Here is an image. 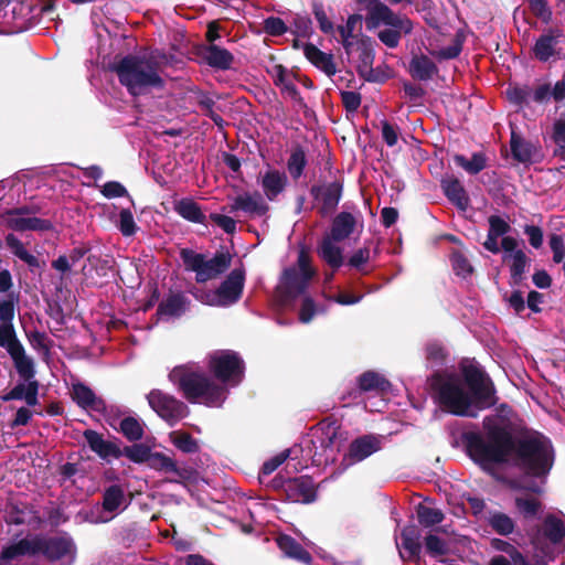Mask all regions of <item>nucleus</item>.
Here are the masks:
<instances>
[{
	"label": "nucleus",
	"instance_id": "obj_19",
	"mask_svg": "<svg viewBox=\"0 0 565 565\" xmlns=\"http://www.w3.org/2000/svg\"><path fill=\"white\" fill-rule=\"evenodd\" d=\"M83 437L87 443L89 449L95 452L100 459L109 462L111 459H119L121 457L120 440H106L103 435L94 429H86Z\"/></svg>",
	"mask_w": 565,
	"mask_h": 565
},
{
	"label": "nucleus",
	"instance_id": "obj_3",
	"mask_svg": "<svg viewBox=\"0 0 565 565\" xmlns=\"http://www.w3.org/2000/svg\"><path fill=\"white\" fill-rule=\"evenodd\" d=\"M484 436L476 431H466L461 435L467 455L481 467L487 465H502L515 449L516 438L511 430L493 422L489 416L483 418Z\"/></svg>",
	"mask_w": 565,
	"mask_h": 565
},
{
	"label": "nucleus",
	"instance_id": "obj_42",
	"mask_svg": "<svg viewBox=\"0 0 565 565\" xmlns=\"http://www.w3.org/2000/svg\"><path fill=\"white\" fill-rule=\"evenodd\" d=\"M4 242L10 252L15 257L24 262L31 270H33L34 268H41L42 264L40 259L36 256L29 253L24 247V244L14 234L9 233L4 237Z\"/></svg>",
	"mask_w": 565,
	"mask_h": 565
},
{
	"label": "nucleus",
	"instance_id": "obj_37",
	"mask_svg": "<svg viewBox=\"0 0 565 565\" xmlns=\"http://www.w3.org/2000/svg\"><path fill=\"white\" fill-rule=\"evenodd\" d=\"M277 546L289 558H294L303 564H310L312 561L311 554L292 536L280 534L276 539Z\"/></svg>",
	"mask_w": 565,
	"mask_h": 565
},
{
	"label": "nucleus",
	"instance_id": "obj_1",
	"mask_svg": "<svg viewBox=\"0 0 565 565\" xmlns=\"http://www.w3.org/2000/svg\"><path fill=\"white\" fill-rule=\"evenodd\" d=\"M459 370L468 390L454 373L436 371L428 377L431 397L441 411L476 418L479 412L497 405L499 397L494 382L479 363L462 362Z\"/></svg>",
	"mask_w": 565,
	"mask_h": 565
},
{
	"label": "nucleus",
	"instance_id": "obj_41",
	"mask_svg": "<svg viewBox=\"0 0 565 565\" xmlns=\"http://www.w3.org/2000/svg\"><path fill=\"white\" fill-rule=\"evenodd\" d=\"M358 386L361 392L387 393L391 383L380 373L366 371L358 377Z\"/></svg>",
	"mask_w": 565,
	"mask_h": 565
},
{
	"label": "nucleus",
	"instance_id": "obj_35",
	"mask_svg": "<svg viewBox=\"0 0 565 565\" xmlns=\"http://www.w3.org/2000/svg\"><path fill=\"white\" fill-rule=\"evenodd\" d=\"M241 210L248 214H255L258 216L265 215L269 207L262 194L258 192H254L253 194H243L237 195L235 198L234 204L232 205V211Z\"/></svg>",
	"mask_w": 565,
	"mask_h": 565
},
{
	"label": "nucleus",
	"instance_id": "obj_25",
	"mask_svg": "<svg viewBox=\"0 0 565 565\" xmlns=\"http://www.w3.org/2000/svg\"><path fill=\"white\" fill-rule=\"evenodd\" d=\"M72 398L83 409L99 414H105L107 411L105 401L98 397L94 391L84 383L73 384Z\"/></svg>",
	"mask_w": 565,
	"mask_h": 565
},
{
	"label": "nucleus",
	"instance_id": "obj_44",
	"mask_svg": "<svg viewBox=\"0 0 565 565\" xmlns=\"http://www.w3.org/2000/svg\"><path fill=\"white\" fill-rule=\"evenodd\" d=\"M511 258L510 277L514 285L521 284L523 276L530 265V258L522 249L514 250L511 255H504L503 260Z\"/></svg>",
	"mask_w": 565,
	"mask_h": 565
},
{
	"label": "nucleus",
	"instance_id": "obj_2",
	"mask_svg": "<svg viewBox=\"0 0 565 565\" xmlns=\"http://www.w3.org/2000/svg\"><path fill=\"white\" fill-rule=\"evenodd\" d=\"M108 70L117 75L119 83L132 97L147 95L153 89L162 90L166 87V81L161 76L162 62L157 52L116 57Z\"/></svg>",
	"mask_w": 565,
	"mask_h": 565
},
{
	"label": "nucleus",
	"instance_id": "obj_14",
	"mask_svg": "<svg viewBox=\"0 0 565 565\" xmlns=\"http://www.w3.org/2000/svg\"><path fill=\"white\" fill-rule=\"evenodd\" d=\"M18 297L13 294L7 295L6 299H0V348L6 349L8 353L22 344L13 327Z\"/></svg>",
	"mask_w": 565,
	"mask_h": 565
},
{
	"label": "nucleus",
	"instance_id": "obj_9",
	"mask_svg": "<svg viewBox=\"0 0 565 565\" xmlns=\"http://www.w3.org/2000/svg\"><path fill=\"white\" fill-rule=\"evenodd\" d=\"M339 429L340 426L335 419L326 418L318 424L309 447L313 463L319 466L334 459L340 446L338 445Z\"/></svg>",
	"mask_w": 565,
	"mask_h": 565
},
{
	"label": "nucleus",
	"instance_id": "obj_34",
	"mask_svg": "<svg viewBox=\"0 0 565 565\" xmlns=\"http://www.w3.org/2000/svg\"><path fill=\"white\" fill-rule=\"evenodd\" d=\"M408 73L414 79L427 82L438 74V67L427 55L415 54L409 61Z\"/></svg>",
	"mask_w": 565,
	"mask_h": 565
},
{
	"label": "nucleus",
	"instance_id": "obj_31",
	"mask_svg": "<svg viewBox=\"0 0 565 565\" xmlns=\"http://www.w3.org/2000/svg\"><path fill=\"white\" fill-rule=\"evenodd\" d=\"M268 73L273 76V82L277 87H280L282 92L287 93L298 106L307 108L303 97L289 77L288 70L282 64L274 65L273 70L268 71Z\"/></svg>",
	"mask_w": 565,
	"mask_h": 565
},
{
	"label": "nucleus",
	"instance_id": "obj_11",
	"mask_svg": "<svg viewBox=\"0 0 565 565\" xmlns=\"http://www.w3.org/2000/svg\"><path fill=\"white\" fill-rule=\"evenodd\" d=\"M147 399L157 415L171 427L185 418L190 413L189 407L182 401L161 390L154 388L150 391L147 395Z\"/></svg>",
	"mask_w": 565,
	"mask_h": 565
},
{
	"label": "nucleus",
	"instance_id": "obj_39",
	"mask_svg": "<svg viewBox=\"0 0 565 565\" xmlns=\"http://www.w3.org/2000/svg\"><path fill=\"white\" fill-rule=\"evenodd\" d=\"M9 355L13 361L17 373L24 382H32L35 380L34 377L36 372L34 361L26 354L23 344L17 347L9 353Z\"/></svg>",
	"mask_w": 565,
	"mask_h": 565
},
{
	"label": "nucleus",
	"instance_id": "obj_12",
	"mask_svg": "<svg viewBox=\"0 0 565 565\" xmlns=\"http://www.w3.org/2000/svg\"><path fill=\"white\" fill-rule=\"evenodd\" d=\"M343 181L333 180L310 186V195L316 202L317 212L321 217L333 214L343 195Z\"/></svg>",
	"mask_w": 565,
	"mask_h": 565
},
{
	"label": "nucleus",
	"instance_id": "obj_16",
	"mask_svg": "<svg viewBox=\"0 0 565 565\" xmlns=\"http://www.w3.org/2000/svg\"><path fill=\"white\" fill-rule=\"evenodd\" d=\"M318 486L310 476L288 478L286 484L285 501L310 504L317 500Z\"/></svg>",
	"mask_w": 565,
	"mask_h": 565
},
{
	"label": "nucleus",
	"instance_id": "obj_27",
	"mask_svg": "<svg viewBox=\"0 0 565 565\" xmlns=\"http://www.w3.org/2000/svg\"><path fill=\"white\" fill-rule=\"evenodd\" d=\"M510 149L513 160L519 163H532L537 152V147L530 140L524 139L511 124Z\"/></svg>",
	"mask_w": 565,
	"mask_h": 565
},
{
	"label": "nucleus",
	"instance_id": "obj_21",
	"mask_svg": "<svg viewBox=\"0 0 565 565\" xmlns=\"http://www.w3.org/2000/svg\"><path fill=\"white\" fill-rule=\"evenodd\" d=\"M381 449V440L374 435H363L351 441L344 457L348 465L360 462Z\"/></svg>",
	"mask_w": 565,
	"mask_h": 565
},
{
	"label": "nucleus",
	"instance_id": "obj_45",
	"mask_svg": "<svg viewBox=\"0 0 565 565\" xmlns=\"http://www.w3.org/2000/svg\"><path fill=\"white\" fill-rule=\"evenodd\" d=\"M287 177L277 170L268 171L263 178V189L266 196L273 201L286 186Z\"/></svg>",
	"mask_w": 565,
	"mask_h": 565
},
{
	"label": "nucleus",
	"instance_id": "obj_15",
	"mask_svg": "<svg viewBox=\"0 0 565 565\" xmlns=\"http://www.w3.org/2000/svg\"><path fill=\"white\" fill-rule=\"evenodd\" d=\"M312 278L298 271L296 267L285 268L278 287L280 302L288 305L307 291Z\"/></svg>",
	"mask_w": 565,
	"mask_h": 565
},
{
	"label": "nucleus",
	"instance_id": "obj_62",
	"mask_svg": "<svg viewBox=\"0 0 565 565\" xmlns=\"http://www.w3.org/2000/svg\"><path fill=\"white\" fill-rule=\"evenodd\" d=\"M118 228L120 233L126 237L136 234L138 226L135 223L134 215L129 209H122L120 211Z\"/></svg>",
	"mask_w": 565,
	"mask_h": 565
},
{
	"label": "nucleus",
	"instance_id": "obj_17",
	"mask_svg": "<svg viewBox=\"0 0 565 565\" xmlns=\"http://www.w3.org/2000/svg\"><path fill=\"white\" fill-rule=\"evenodd\" d=\"M373 43V40L367 35H362L356 40L355 45L356 51L359 52L356 72L359 76L366 82H382L383 78L375 75V70L373 68V62L375 58Z\"/></svg>",
	"mask_w": 565,
	"mask_h": 565
},
{
	"label": "nucleus",
	"instance_id": "obj_64",
	"mask_svg": "<svg viewBox=\"0 0 565 565\" xmlns=\"http://www.w3.org/2000/svg\"><path fill=\"white\" fill-rule=\"evenodd\" d=\"M548 245L553 253V262L559 264L565 260V241L559 234H551L548 236Z\"/></svg>",
	"mask_w": 565,
	"mask_h": 565
},
{
	"label": "nucleus",
	"instance_id": "obj_24",
	"mask_svg": "<svg viewBox=\"0 0 565 565\" xmlns=\"http://www.w3.org/2000/svg\"><path fill=\"white\" fill-rule=\"evenodd\" d=\"M190 300L181 291L170 292L159 305L156 311L158 319L180 318L189 309Z\"/></svg>",
	"mask_w": 565,
	"mask_h": 565
},
{
	"label": "nucleus",
	"instance_id": "obj_50",
	"mask_svg": "<svg viewBox=\"0 0 565 565\" xmlns=\"http://www.w3.org/2000/svg\"><path fill=\"white\" fill-rule=\"evenodd\" d=\"M307 166V157L302 146L292 147L291 153L287 161V169L294 180H298Z\"/></svg>",
	"mask_w": 565,
	"mask_h": 565
},
{
	"label": "nucleus",
	"instance_id": "obj_49",
	"mask_svg": "<svg viewBox=\"0 0 565 565\" xmlns=\"http://www.w3.org/2000/svg\"><path fill=\"white\" fill-rule=\"evenodd\" d=\"M544 536L553 544L565 537V523L554 514H547L543 522Z\"/></svg>",
	"mask_w": 565,
	"mask_h": 565
},
{
	"label": "nucleus",
	"instance_id": "obj_4",
	"mask_svg": "<svg viewBox=\"0 0 565 565\" xmlns=\"http://www.w3.org/2000/svg\"><path fill=\"white\" fill-rule=\"evenodd\" d=\"M366 9L365 26L369 31L386 26L379 31V40L390 49L398 46L402 35L411 34L413 22L405 14L394 12L380 0H355Z\"/></svg>",
	"mask_w": 565,
	"mask_h": 565
},
{
	"label": "nucleus",
	"instance_id": "obj_52",
	"mask_svg": "<svg viewBox=\"0 0 565 565\" xmlns=\"http://www.w3.org/2000/svg\"><path fill=\"white\" fill-rule=\"evenodd\" d=\"M169 437L173 446L184 454H195L200 450L198 440L186 431L174 430Z\"/></svg>",
	"mask_w": 565,
	"mask_h": 565
},
{
	"label": "nucleus",
	"instance_id": "obj_28",
	"mask_svg": "<svg viewBox=\"0 0 565 565\" xmlns=\"http://www.w3.org/2000/svg\"><path fill=\"white\" fill-rule=\"evenodd\" d=\"M420 530L415 524L406 525L401 533L402 551L401 557L404 561H416L422 552Z\"/></svg>",
	"mask_w": 565,
	"mask_h": 565
},
{
	"label": "nucleus",
	"instance_id": "obj_58",
	"mask_svg": "<svg viewBox=\"0 0 565 565\" xmlns=\"http://www.w3.org/2000/svg\"><path fill=\"white\" fill-rule=\"evenodd\" d=\"M465 36L461 33H457L455 38L452 39V42L450 45L443 47L438 51L431 52V55H434L439 61L441 60H452L460 55L463 46Z\"/></svg>",
	"mask_w": 565,
	"mask_h": 565
},
{
	"label": "nucleus",
	"instance_id": "obj_7",
	"mask_svg": "<svg viewBox=\"0 0 565 565\" xmlns=\"http://www.w3.org/2000/svg\"><path fill=\"white\" fill-rule=\"evenodd\" d=\"M180 258L186 271L195 273V280L199 284L217 278L232 264V255L227 250L216 252L211 259H206L204 254L196 253L191 248H182Z\"/></svg>",
	"mask_w": 565,
	"mask_h": 565
},
{
	"label": "nucleus",
	"instance_id": "obj_56",
	"mask_svg": "<svg viewBox=\"0 0 565 565\" xmlns=\"http://www.w3.org/2000/svg\"><path fill=\"white\" fill-rule=\"evenodd\" d=\"M518 512L525 519H534L542 510V502L536 498L516 497L514 500Z\"/></svg>",
	"mask_w": 565,
	"mask_h": 565
},
{
	"label": "nucleus",
	"instance_id": "obj_55",
	"mask_svg": "<svg viewBox=\"0 0 565 565\" xmlns=\"http://www.w3.org/2000/svg\"><path fill=\"white\" fill-rule=\"evenodd\" d=\"M151 452L148 445L137 441L121 448V457L128 458L134 463H148Z\"/></svg>",
	"mask_w": 565,
	"mask_h": 565
},
{
	"label": "nucleus",
	"instance_id": "obj_36",
	"mask_svg": "<svg viewBox=\"0 0 565 565\" xmlns=\"http://www.w3.org/2000/svg\"><path fill=\"white\" fill-rule=\"evenodd\" d=\"M148 466L157 471L172 472L183 481L191 478V470L178 467L175 460L163 452H151Z\"/></svg>",
	"mask_w": 565,
	"mask_h": 565
},
{
	"label": "nucleus",
	"instance_id": "obj_10",
	"mask_svg": "<svg viewBox=\"0 0 565 565\" xmlns=\"http://www.w3.org/2000/svg\"><path fill=\"white\" fill-rule=\"evenodd\" d=\"M209 369L222 383L236 385L244 377L245 363L237 352L223 350L210 356Z\"/></svg>",
	"mask_w": 565,
	"mask_h": 565
},
{
	"label": "nucleus",
	"instance_id": "obj_30",
	"mask_svg": "<svg viewBox=\"0 0 565 565\" xmlns=\"http://www.w3.org/2000/svg\"><path fill=\"white\" fill-rule=\"evenodd\" d=\"M488 224L489 230L482 246L492 254H499L500 246L498 239L508 235L511 231V225L500 215H490L488 217Z\"/></svg>",
	"mask_w": 565,
	"mask_h": 565
},
{
	"label": "nucleus",
	"instance_id": "obj_60",
	"mask_svg": "<svg viewBox=\"0 0 565 565\" xmlns=\"http://www.w3.org/2000/svg\"><path fill=\"white\" fill-rule=\"evenodd\" d=\"M451 266L457 276L469 277L473 273V267L469 259L459 250H455L450 257Z\"/></svg>",
	"mask_w": 565,
	"mask_h": 565
},
{
	"label": "nucleus",
	"instance_id": "obj_40",
	"mask_svg": "<svg viewBox=\"0 0 565 565\" xmlns=\"http://www.w3.org/2000/svg\"><path fill=\"white\" fill-rule=\"evenodd\" d=\"M173 210L178 213L182 218L195 223V224H205L206 215L203 213L199 203H196L191 198H183L181 200L174 201Z\"/></svg>",
	"mask_w": 565,
	"mask_h": 565
},
{
	"label": "nucleus",
	"instance_id": "obj_5",
	"mask_svg": "<svg viewBox=\"0 0 565 565\" xmlns=\"http://www.w3.org/2000/svg\"><path fill=\"white\" fill-rule=\"evenodd\" d=\"M515 466L529 477H546L554 463V450L551 441L540 433L516 438Z\"/></svg>",
	"mask_w": 565,
	"mask_h": 565
},
{
	"label": "nucleus",
	"instance_id": "obj_29",
	"mask_svg": "<svg viewBox=\"0 0 565 565\" xmlns=\"http://www.w3.org/2000/svg\"><path fill=\"white\" fill-rule=\"evenodd\" d=\"M356 220L350 212L342 211L338 213L331 221L330 230L324 236L343 242L349 238L355 231Z\"/></svg>",
	"mask_w": 565,
	"mask_h": 565
},
{
	"label": "nucleus",
	"instance_id": "obj_32",
	"mask_svg": "<svg viewBox=\"0 0 565 565\" xmlns=\"http://www.w3.org/2000/svg\"><path fill=\"white\" fill-rule=\"evenodd\" d=\"M441 189L446 198L459 210L466 211L469 206V195L460 182V180L454 175L441 180Z\"/></svg>",
	"mask_w": 565,
	"mask_h": 565
},
{
	"label": "nucleus",
	"instance_id": "obj_53",
	"mask_svg": "<svg viewBox=\"0 0 565 565\" xmlns=\"http://www.w3.org/2000/svg\"><path fill=\"white\" fill-rule=\"evenodd\" d=\"M119 431L130 443L141 440L145 435L142 425L132 416H127L120 420Z\"/></svg>",
	"mask_w": 565,
	"mask_h": 565
},
{
	"label": "nucleus",
	"instance_id": "obj_47",
	"mask_svg": "<svg viewBox=\"0 0 565 565\" xmlns=\"http://www.w3.org/2000/svg\"><path fill=\"white\" fill-rule=\"evenodd\" d=\"M454 162L469 174L475 175L487 167V157L483 152H473L471 158L467 159L463 154L456 153Z\"/></svg>",
	"mask_w": 565,
	"mask_h": 565
},
{
	"label": "nucleus",
	"instance_id": "obj_26",
	"mask_svg": "<svg viewBox=\"0 0 565 565\" xmlns=\"http://www.w3.org/2000/svg\"><path fill=\"white\" fill-rule=\"evenodd\" d=\"M198 54L209 66L215 70H230L234 62V55L216 44L202 45Z\"/></svg>",
	"mask_w": 565,
	"mask_h": 565
},
{
	"label": "nucleus",
	"instance_id": "obj_23",
	"mask_svg": "<svg viewBox=\"0 0 565 565\" xmlns=\"http://www.w3.org/2000/svg\"><path fill=\"white\" fill-rule=\"evenodd\" d=\"M558 38L559 34H555L552 29L541 34L532 47L535 60L542 63H546L550 60H559L561 49L558 47Z\"/></svg>",
	"mask_w": 565,
	"mask_h": 565
},
{
	"label": "nucleus",
	"instance_id": "obj_8",
	"mask_svg": "<svg viewBox=\"0 0 565 565\" xmlns=\"http://www.w3.org/2000/svg\"><path fill=\"white\" fill-rule=\"evenodd\" d=\"M507 96L510 103L519 107L527 106L530 100L539 105L548 104L551 100L561 104L565 100V75L554 85L545 82L533 89L527 85L509 87Z\"/></svg>",
	"mask_w": 565,
	"mask_h": 565
},
{
	"label": "nucleus",
	"instance_id": "obj_54",
	"mask_svg": "<svg viewBox=\"0 0 565 565\" xmlns=\"http://www.w3.org/2000/svg\"><path fill=\"white\" fill-rule=\"evenodd\" d=\"M490 545L495 551L505 553L513 562V565H531L525 556L508 541L494 537L490 541Z\"/></svg>",
	"mask_w": 565,
	"mask_h": 565
},
{
	"label": "nucleus",
	"instance_id": "obj_18",
	"mask_svg": "<svg viewBox=\"0 0 565 565\" xmlns=\"http://www.w3.org/2000/svg\"><path fill=\"white\" fill-rule=\"evenodd\" d=\"M0 220L7 228L21 233L28 231L44 233L54 228L50 220L36 216L11 215L9 211H3L0 215Z\"/></svg>",
	"mask_w": 565,
	"mask_h": 565
},
{
	"label": "nucleus",
	"instance_id": "obj_33",
	"mask_svg": "<svg viewBox=\"0 0 565 565\" xmlns=\"http://www.w3.org/2000/svg\"><path fill=\"white\" fill-rule=\"evenodd\" d=\"M306 58L318 70L322 71L327 76L331 77L337 73V65L331 53H326L312 43L303 46Z\"/></svg>",
	"mask_w": 565,
	"mask_h": 565
},
{
	"label": "nucleus",
	"instance_id": "obj_38",
	"mask_svg": "<svg viewBox=\"0 0 565 565\" xmlns=\"http://www.w3.org/2000/svg\"><path fill=\"white\" fill-rule=\"evenodd\" d=\"M335 243L334 239L323 235L317 248L318 256L333 270H338L344 260L342 248Z\"/></svg>",
	"mask_w": 565,
	"mask_h": 565
},
{
	"label": "nucleus",
	"instance_id": "obj_46",
	"mask_svg": "<svg viewBox=\"0 0 565 565\" xmlns=\"http://www.w3.org/2000/svg\"><path fill=\"white\" fill-rule=\"evenodd\" d=\"M125 503V491L120 484H111L103 492L102 507L105 512L115 513Z\"/></svg>",
	"mask_w": 565,
	"mask_h": 565
},
{
	"label": "nucleus",
	"instance_id": "obj_63",
	"mask_svg": "<svg viewBox=\"0 0 565 565\" xmlns=\"http://www.w3.org/2000/svg\"><path fill=\"white\" fill-rule=\"evenodd\" d=\"M30 344L35 349L49 353L53 341L46 335V333L39 330H33L26 333Z\"/></svg>",
	"mask_w": 565,
	"mask_h": 565
},
{
	"label": "nucleus",
	"instance_id": "obj_6",
	"mask_svg": "<svg viewBox=\"0 0 565 565\" xmlns=\"http://www.w3.org/2000/svg\"><path fill=\"white\" fill-rule=\"evenodd\" d=\"M169 380L178 386L184 398L194 404L203 403L209 407H218L226 398V388L213 382L203 373L177 366L169 373Z\"/></svg>",
	"mask_w": 565,
	"mask_h": 565
},
{
	"label": "nucleus",
	"instance_id": "obj_22",
	"mask_svg": "<svg viewBox=\"0 0 565 565\" xmlns=\"http://www.w3.org/2000/svg\"><path fill=\"white\" fill-rule=\"evenodd\" d=\"M40 551V534H35L31 539L24 537L3 546L0 553V559L11 562L23 556L32 557L39 555Z\"/></svg>",
	"mask_w": 565,
	"mask_h": 565
},
{
	"label": "nucleus",
	"instance_id": "obj_51",
	"mask_svg": "<svg viewBox=\"0 0 565 565\" xmlns=\"http://www.w3.org/2000/svg\"><path fill=\"white\" fill-rule=\"evenodd\" d=\"M416 514L419 524L424 527H433L440 524L445 515L440 509L430 508L423 503L416 507Z\"/></svg>",
	"mask_w": 565,
	"mask_h": 565
},
{
	"label": "nucleus",
	"instance_id": "obj_59",
	"mask_svg": "<svg viewBox=\"0 0 565 565\" xmlns=\"http://www.w3.org/2000/svg\"><path fill=\"white\" fill-rule=\"evenodd\" d=\"M26 504L10 503L6 510V522L10 525H23L26 523Z\"/></svg>",
	"mask_w": 565,
	"mask_h": 565
},
{
	"label": "nucleus",
	"instance_id": "obj_13",
	"mask_svg": "<svg viewBox=\"0 0 565 565\" xmlns=\"http://www.w3.org/2000/svg\"><path fill=\"white\" fill-rule=\"evenodd\" d=\"M245 271L242 268L233 269L215 290L210 305L227 307L236 303L243 295Z\"/></svg>",
	"mask_w": 565,
	"mask_h": 565
},
{
	"label": "nucleus",
	"instance_id": "obj_61",
	"mask_svg": "<svg viewBox=\"0 0 565 565\" xmlns=\"http://www.w3.org/2000/svg\"><path fill=\"white\" fill-rule=\"evenodd\" d=\"M531 13L543 23L552 21L553 12L547 0H525Z\"/></svg>",
	"mask_w": 565,
	"mask_h": 565
},
{
	"label": "nucleus",
	"instance_id": "obj_20",
	"mask_svg": "<svg viewBox=\"0 0 565 565\" xmlns=\"http://www.w3.org/2000/svg\"><path fill=\"white\" fill-rule=\"evenodd\" d=\"M40 554L47 561L56 562L75 553V544L67 535L45 537L40 535Z\"/></svg>",
	"mask_w": 565,
	"mask_h": 565
},
{
	"label": "nucleus",
	"instance_id": "obj_57",
	"mask_svg": "<svg viewBox=\"0 0 565 565\" xmlns=\"http://www.w3.org/2000/svg\"><path fill=\"white\" fill-rule=\"evenodd\" d=\"M426 553L434 558L445 556L449 553L447 542L438 535L429 533L424 539Z\"/></svg>",
	"mask_w": 565,
	"mask_h": 565
},
{
	"label": "nucleus",
	"instance_id": "obj_48",
	"mask_svg": "<svg viewBox=\"0 0 565 565\" xmlns=\"http://www.w3.org/2000/svg\"><path fill=\"white\" fill-rule=\"evenodd\" d=\"M551 140L555 143L556 148L553 151L554 157L565 161V114H561L551 127Z\"/></svg>",
	"mask_w": 565,
	"mask_h": 565
},
{
	"label": "nucleus",
	"instance_id": "obj_43",
	"mask_svg": "<svg viewBox=\"0 0 565 565\" xmlns=\"http://www.w3.org/2000/svg\"><path fill=\"white\" fill-rule=\"evenodd\" d=\"M487 523L491 530L501 536H509L515 531V521L504 512L489 511Z\"/></svg>",
	"mask_w": 565,
	"mask_h": 565
}]
</instances>
